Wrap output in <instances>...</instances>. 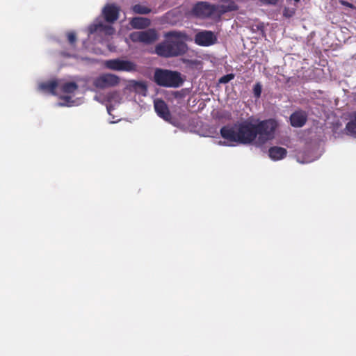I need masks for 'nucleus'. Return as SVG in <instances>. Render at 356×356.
Returning a JSON list of instances; mask_svg holds the SVG:
<instances>
[{"instance_id": "nucleus-1", "label": "nucleus", "mask_w": 356, "mask_h": 356, "mask_svg": "<svg viewBox=\"0 0 356 356\" xmlns=\"http://www.w3.org/2000/svg\"><path fill=\"white\" fill-rule=\"evenodd\" d=\"M278 123L275 119L258 121L254 124L245 120L238 124L241 144H251L254 142L257 146H261L275 138Z\"/></svg>"}, {"instance_id": "nucleus-2", "label": "nucleus", "mask_w": 356, "mask_h": 356, "mask_svg": "<svg viewBox=\"0 0 356 356\" xmlns=\"http://www.w3.org/2000/svg\"><path fill=\"white\" fill-rule=\"evenodd\" d=\"M165 40L158 44L155 47V53L164 58H172L182 56L188 51L185 41L188 36L181 31H172L165 34Z\"/></svg>"}, {"instance_id": "nucleus-3", "label": "nucleus", "mask_w": 356, "mask_h": 356, "mask_svg": "<svg viewBox=\"0 0 356 356\" xmlns=\"http://www.w3.org/2000/svg\"><path fill=\"white\" fill-rule=\"evenodd\" d=\"M238 8V6L233 1H229L227 5H213L207 1H198L193 6L191 14L198 18L205 19L210 17L215 13L222 15L237 10Z\"/></svg>"}, {"instance_id": "nucleus-4", "label": "nucleus", "mask_w": 356, "mask_h": 356, "mask_svg": "<svg viewBox=\"0 0 356 356\" xmlns=\"http://www.w3.org/2000/svg\"><path fill=\"white\" fill-rule=\"evenodd\" d=\"M154 79L158 86L168 88H178L184 83L179 72L163 69L155 70Z\"/></svg>"}, {"instance_id": "nucleus-5", "label": "nucleus", "mask_w": 356, "mask_h": 356, "mask_svg": "<svg viewBox=\"0 0 356 356\" xmlns=\"http://www.w3.org/2000/svg\"><path fill=\"white\" fill-rule=\"evenodd\" d=\"M104 66L111 70L119 72H135L137 65L132 61L120 58L106 60L104 62Z\"/></svg>"}, {"instance_id": "nucleus-6", "label": "nucleus", "mask_w": 356, "mask_h": 356, "mask_svg": "<svg viewBox=\"0 0 356 356\" xmlns=\"http://www.w3.org/2000/svg\"><path fill=\"white\" fill-rule=\"evenodd\" d=\"M120 83V77L115 74L106 73L102 74L95 78L93 81V86L99 89H104L115 87Z\"/></svg>"}, {"instance_id": "nucleus-7", "label": "nucleus", "mask_w": 356, "mask_h": 356, "mask_svg": "<svg viewBox=\"0 0 356 356\" xmlns=\"http://www.w3.org/2000/svg\"><path fill=\"white\" fill-rule=\"evenodd\" d=\"M129 38L134 42H142L146 44H150L158 39V35L155 30L148 29L143 31L133 32L130 34Z\"/></svg>"}, {"instance_id": "nucleus-8", "label": "nucleus", "mask_w": 356, "mask_h": 356, "mask_svg": "<svg viewBox=\"0 0 356 356\" xmlns=\"http://www.w3.org/2000/svg\"><path fill=\"white\" fill-rule=\"evenodd\" d=\"M220 136L222 138L229 143H236L241 144V137L238 131V124L225 125L220 130Z\"/></svg>"}, {"instance_id": "nucleus-9", "label": "nucleus", "mask_w": 356, "mask_h": 356, "mask_svg": "<svg viewBox=\"0 0 356 356\" xmlns=\"http://www.w3.org/2000/svg\"><path fill=\"white\" fill-rule=\"evenodd\" d=\"M195 42L203 47H209L217 42V38L211 31H202L195 35Z\"/></svg>"}, {"instance_id": "nucleus-10", "label": "nucleus", "mask_w": 356, "mask_h": 356, "mask_svg": "<svg viewBox=\"0 0 356 356\" xmlns=\"http://www.w3.org/2000/svg\"><path fill=\"white\" fill-rule=\"evenodd\" d=\"M120 8L114 4H107L102 10V15L108 23L115 22L119 17Z\"/></svg>"}, {"instance_id": "nucleus-11", "label": "nucleus", "mask_w": 356, "mask_h": 356, "mask_svg": "<svg viewBox=\"0 0 356 356\" xmlns=\"http://www.w3.org/2000/svg\"><path fill=\"white\" fill-rule=\"evenodd\" d=\"M154 109L157 115L164 120L169 122L171 119V114L166 103L162 99L154 101Z\"/></svg>"}, {"instance_id": "nucleus-12", "label": "nucleus", "mask_w": 356, "mask_h": 356, "mask_svg": "<svg viewBox=\"0 0 356 356\" xmlns=\"http://www.w3.org/2000/svg\"><path fill=\"white\" fill-rule=\"evenodd\" d=\"M307 120V115L305 111H298L293 113L290 116L291 124L294 127H303Z\"/></svg>"}, {"instance_id": "nucleus-13", "label": "nucleus", "mask_w": 356, "mask_h": 356, "mask_svg": "<svg viewBox=\"0 0 356 356\" xmlns=\"http://www.w3.org/2000/svg\"><path fill=\"white\" fill-rule=\"evenodd\" d=\"M88 33L93 34L96 32H104L106 34L111 35L114 32L112 26L104 24L102 22H95L88 28Z\"/></svg>"}, {"instance_id": "nucleus-14", "label": "nucleus", "mask_w": 356, "mask_h": 356, "mask_svg": "<svg viewBox=\"0 0 356 356\" xmlns=\"http://www.w3.org/2000/svg\"><path fill=\"white\" fill-rule=\"evenodd\" d=\"M287 151L285 148L278 146H273L269 148V157L273 161H278L286 157Z\"/></svg>"}, {"instance_id": "nucleus-15", "label": "nucleus", "mask_w": 356, "mask_h": 356, "mask_svg": "<svg viewBox=\"0 0 356 356\" xmlns=\"http://www.w3.org/2000/svg\"><path fill=\"white\" fill-rule=\"evenodd\" d=\"M151 24V21L148 18L142 17H133L130 21V25L138 29H143L148 27Z\"/></svg>"}, {"instance_id": "nucleus-16", "label": "nucleus", "mask_w": 356, "mask_h": 356, "mask_svg": "<svg viewBox=\"0 0 356 356\" xmlns=\"http://www.w3.org/2000/svg\"><path fill=\"white\" fill-rule=\"evenodd\" d=\"M58 83L57 81H50L47 82H44L40 84L39 87L41 90L47 91L50 92L51 95H55L56 89L58 87Z\"/></svg>"}, {"instance_id": "nucleus-17", "label": "nucleus", "mask_w": 356, "mask_h": 356, "mask_svg": "<svg viewBox=\"0 0 356 356\" xmlns=\"http://www.w3.org/2000/svg\"><path fill=\"white\" fill-rule=\"evenodd\" d=\"M79 86L75 82H66L60 86V90L64 93L72 94L77 90Z\"/></svg>"}, {"instance_id": "nucleus-18", "label": "nucleus", "mask_w": 356, "mask_h": 356, "mask_svg": "<svg viewBox=\"0 0 356 356\" xmlns=\"http://www.w3.org/2000/svg\"><path fill=\"white\" fill-rule=\"evenodd\" d=\"M133 12L136 14L147 15L151 13L152 10L142 4H136L131 8Z\"/></svg>"}, {"instance_id": "nucleus-19", "label": "nucleus", "mask_w": 356, "mask_h": 356, "mask_svg": "<svg viewBox=\"0 0 356 356\" xmlns=\"http://www.w3.org/2000/svg\"><path fill=\"white\" fill-rule=\"evenodd\" d=\"M346 129L350 135H356V113L353 119L348 122L346 126Z\"/></svg>"}, {"instance_id": "nucleus-20", "label": "nucleus", "mask_w": 356, "mask_h": 356, "mask_svg": "<svg viewBox=\"0 0 356 356\" xmlns=\"http://www.w3.org/2000/svg\"><path fill=\"white\" fill-rule=\"evenodd\" d=\"M132 87L137 93L145 95L147 92V86L143 82L134 81Z\"/></svg>"}, {"instance_id": "nucleus-21", "label": "nucleus", "mask_w": 356, "mask_h": 356, "mask_svg": "<svg viewBox=\"0 0 356 356\" xmlns=\"http://www.w3.org/2000/svg\"><path fill=\"white\" fill-rule=\"evenodd\" d=\"M66 35H67L68 42L70 43V44L72 47H74L76 42V35L75 32L69 31L67 33Z\"/></svg>"}, {"instance_id": "nucleus-22", "label": "nucleus", "mask_w": 356, "mask_h": 356, "mask_svg": "<svg viewBox=\"0 0 356 356\" xmlns=\"http://www.w3.org/2000/svg\"><path fill=\"white\" fill-rule=\"evenodd\" d=\"M261 91H262V86L259 82H258L254 86V88H253L254 96L256 98H259L261 95Z\"/></svg>"}, {"instance_id": "nucleus-23", "label": "nucleus", "mask_w": 356, "mask_h": 356, "mask_svg": "<svg viewBox=\"0 0 356 356\" xmlns=\"http://www.w3.org/2000/svg\"><path fill=\"white\" fill-rule=\"evenodd\" d=\"M234 74H228L226 75L222 76L219 79L220 83H227L229 82L231 80L234 79Z\"/></svg>"}, {"instance_id": "nucleus-24", "label": "nucleus", "mask_w": 356, "mask_h": 356, "mask_svg": "<svg viewBox=\"0 0 356 356\" xmlns=\"http://www.w3.org/2000/svg\"><path fill=\"white\" fill-rule=\"evenodd\" d=\"M339 1L341 5L344 6L348 7L352 9L356 8L355 6L353 3H349L345 0H339Z\"/></svg>"}, {"instance_id": "nucleus-25", "label": "nucleus", "mask_w": 356, "mask_h": 356, "mask_svg": "<svg viewBox=\"0 0 356 356\" xmlns=\"http://www.w3.org/2000/svg\"><path fill=\"white\" fill-rule=\"evenodd\" d=\"M264 5H275L279 0H259Z\"/></svg>"}, {"instance_id": "nucleus-26", "label": "nucleus", "mask_w": 356, "mask_h": 356, "mask_svg": "<svg viewBox=\"0 0 356 356\" xmlns=\"http://www.w3.org/2000/svg\"><path fill=\"white\" fill-rule=\"evenodd\" d=\"M60 98L67 102H70L71 99V97H70V96H63V97H61Z\"/></svg>"}, {"instance_id": "nucleus-27", "label": "nucleus", "mask_w": 356, "mask_h": 356, "mask_svg": "<svg viewBox=\"0 0 356 356\" xmlns=\"http://www.w3.org/2000/svg\"><path fill=\"white\" fill-rule=\"evenodd\" d=\"M115 94V93H111V94H110V95H109L108 98L110 99V98L113 97V96Z\"/></svg>"}, {"instance_id": "nucleus-28", "label": "nucleus", "mask_w": 356, "mask_h": 356, "mask_svg": "<svg viewBox=\"0 0 356 356\" xmlns=\"http://www.w3.org/2000/svg\"><path fill=\"white\" fill-rule=\"evenodd\" d=\"M186 62H187V63H193V61L189 60H186Z\"/></svg>"}, {"instance_id": "nucleus-29", "label": "nucleus", "mask_w": 356, "mask_h": 356, "mask_svg": "<svg viewBox=\"0 0 356 356\" xmlns=\"http://www.w3.org/2000/svg\"><path fill=\"white\" fill-rule=\"evenodd\" d=\"M220 1H223V2L227 1V0H220Z\"/></svg>"}, {"instance_id": "nucleus-30", "label": "nucleus", "mask_w": 356, "mask_h": 356, "mask_svg": "<svg viewBox=\"0 0 356 356\" xmlns=\"http://www.w3.org/2000/svg\"><path fill=\"white\" fill-rule=\"evenodd\" d=\"M294 1H295L296 2H298V1H299L300 0H294Z\"/></svg>"}]
</instances>
